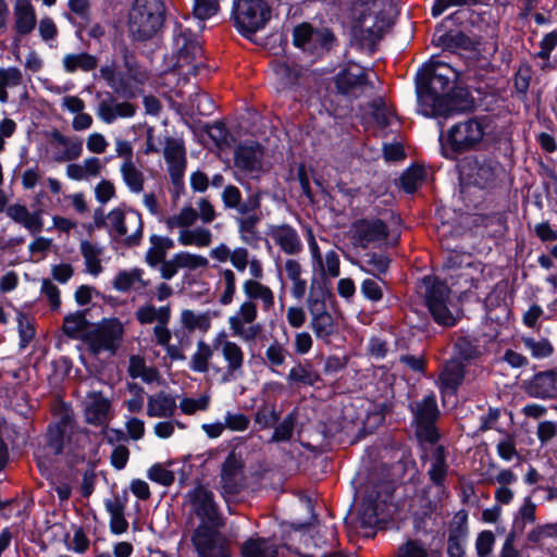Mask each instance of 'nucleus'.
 <instances>
[{
  "label": "nucleus",
  "instance_id": "40",
  "mask_svg": "<svg viewBox=\"0 0 557 557\" xmlns=\"http://www.w3.org/2000/svg\"><path fill=\"white\" fill-rule=\"evenodd\" d=\"M214 339L212 345L206 343L203 339H199L196 344V350L190 357L189 369L197 373H213V368L218 367L213 361L214 355Z\"/></svg>",
  "mask_w": 557,
  "mask_h": 557
},
{
  "label": "nucleus",
  "instance_id": "15",
  "mask_svg": "<svg viewBox=\"0 0 557 557\" xmlns=\"http://www.w3.org/2000/svg\"><path fill=\"white\" fill-rule=\"evenodd\" d=\"M307 306L312 332L318 339L329 343L336 333V323L326 308L323 290H311L307 299Z\"/></svg>",
  "mask_w": 557,
  "mask_h": 557
},
{
  "label": "nucleus",
  "instance_id": "57",
  "mask_svg": "<svg viewBox=\"0 0 557 557\" xmlns=\"http://www.w3.org/2000/svg\"><path fill=\"white\" fill-rule=\"evenodd\" d=\"M181 269L188 271H196L198 269H207L209 260L205 256L191 253L188 251H180L175 253Z\"/></svg>",
  "mask_w": 557,
  "mask_h": 557
},
{
  "label": "nucleus",
  "instance_id": "55",
  "mask_svg": "<svg viewBox=\"0 0 557 557\" xmlns=\"http://www.w3.org/2000/svg\"><path fill=\"white\" fill-rule=\"evenodd\" d=\"M289 356L288 350L277 341L271 343L264 351V363L272 372L277 373L276 369L283 367Z\"/></svg>",
  "mask_w": 557,
  "mask_h": 557
},
{
  "label": "nucleus",
  "instance_id": "49",
  "mask_svg": "<svg viewBox=\"0 0 557 557\" xmlns=\"http://www.w3.org/2000/svg\"><path fill=\"white\" fill-rule=\"evenodd\" d=\"M79 250L84 258L86 271L94 276L99 275L102 271L100 259L102 248L91 242L83 240L81 243Z\"/></svg>",
  "mask_w": 557,
  "mask_h": 557
},
{
  "label": "nucleus",
  "instance_id": "64",
  "mask_svg": "<svg viewBox=\"0 0 557 557\" xmlns=\"http://www.w3.org/2000/svg\"><path fill=\"white\" fill-rule=\"evenodd\" d=\"M210 405V396L202 395L199 398L184 397L180 401V409L184 414L191 416L198 411H206Z\"/></svg>",
  "mask_w": 557,
  "mask_h": 557
},
{
  "label": "nucleus",
  "instance_id": "13",
  "mask_svg": "<svg viewBox=\"0 0 557 557\" xmlns=\"http://www.w3.org/2000/svg\"><path fill=\"white\" fill-rule=\"evenodd\" d=\"M416 424V435L420 442L434 444L438 440L435 421L438 417L436 398L433 394L417 400L411 405Z\"/></svg>",
  "mask_w": 557,
  "mask_h": 557
},
{
  "label": "nucleus",
  "instance_id": "26",
  "mask_svg": "<svg viewBox=\"0 0 557 557\" xmlns=\"http://www.w3.org/2000/svg\"><path fill=\"white\" fill-rule=\"evenodd\" d=\"M335 85L338 92L358 97L368 86L367 73L357 64L349 65L336 75Z\"/></svg>",
  "mask_w": 557,
  "mask_h": 557
},
{
  "label": "nucleus",
  "instance_id": "59",
  "mask_svg": "<svg viewBox=\"0 0 557 557\" xmlns=\"http://www.w3.org/2000/svg\"><path fill=\"white\" fill-rule=\"evenodd\" d=\"M425 176V170L421 166L409 168L400 177V185L403 189L412 194L417 190Z\"/></svg>",
  "mask_w": 557,
  "mask_h": 557
},
{
  "label": "nucleus",
  "instance_id": "20",
  "mask_svg": "<svg viewBox=\"0 0 557 557\" xmlns=\"http://www.w3.org/2000/svg\"><path fill=\"white\" fill-rule=\"evenodd\" d=\"M374 7L375 0H356L350 7L355 33L369 40L380 38L383 30L373 9Z\"/></svg>",
  "mask_w": 557,
  "mask_h": 557
},
{
  "label": "nucleus",
  "instance_id": "63",
  "mask_svg": "<svg viewBox=\"0 0 557 557\" xmlns=\"http://www.w3.org/2000/svg\"><path fill=\"white\" fill-rule=\"evenodd\" d=\"M296 417L294 413H288L283 421L274 429L270 442H287L292 438L294 432Z\"/></svg>",
  "mask_w": 557,
  "mask_h": 557
},
{
  "label": "nucleus",
  "instance_id": "14",
  "mask_svg": "<svg viewBox=\"0 0 557 557\" xmlns=\"http://www.w3.org/2000/svg\"><path fill=\"white\" fill-rule=\"evenodd\" d=\"M257 318V304L251 300H244L238 309L228 317V327L235 337H238L244 343H252L262 332V326L256 323Z\"/></svg>",
  "mask_w": 557,
  "mask_h": 557
},
{
  "label": "nucleus",
  "instance_id": "39",
  "mask_svg": "<svg viewBox=\"0 0 557 557\" xmlns=\"http://www.w3.org/2000/svg\"><path fill=\"white\" fill-rule=\"evenodd\" d=\"M465 377V369L460 361L449 360L440 374L438 384L443 394L453 395Z\"/></svg>",
  "mask_w": 557,
  "mask_h": 557
},
{
  "label": "nucleus",
  "instance_id": "54",
  "mask_svg": "<svg viewBox=\"0 0 557 557\" xmlns=\"http://www.w3.org/2000/svg\"><path fill=\"white\" fill-rule=\"evenodd\" d=\"M357 267L363 273L380 277L381 274L387 272L389 267V258L381 253H369L362 262H357Z\"/></svg>",
  "mask_w": 557,
  "mask_h": 557
},
{
  "label": "nucleus",
  "instance_id": "28",
  "mask_svg": "<svg viewBox=\"0 0 557 557\" xmlns=\"http://www.w3.org/2000/svg\"><path fill=\"white\" fill-rule=\"evenodd\" d=\"M163 157L172 182L177 183L186 169V151L183 141L177 138H166Z\"/></svg>",
  "mask_w": 557,
  "mask_h": 557
},
{
  "label": "nucleus",
  "instance_id": "47",
  "mask_svg": "<svg viewBox=\"0 0 557 557\" xmlns=\"http://www.w3.org/2000/svg\"><path fill=\"white\" fill-rule=\"evenodd\" d=\"M536 508L537 505L532 500L531 496L524 497L522 505L513 516L511 531L522 533L528 524L535 523Z\"/></svg>",
  "mask_w": 557,
  "mask_h": 557
},
{
  "label": "nucleus",
  "instance_id": "29",
  "mask_svg": "<svg viewBox=\"0 0 557 557\" xmlns=\"http://www.w3.org/2000/svg\"><path fill=\"white\" fill-rule=\"evenodd\" d=\"M334 40L331 32H315L309 24L298 25L293 32L294 45L302 50H310L312 44H320L323 48L330 49Z\"/></svg>",
  "mask_w": 557,
  "mask_h": 557
},
{
  "label": "nucleus",
  "instance_id": "42",
  "mask_svg": "<svg viewBox=\"0 0 557 557\" xmlns=\"http://www.w3.org/2000/svg\"><path fill=\"white\" fill-rule=\"evenodd\" d=\"M135 317L140 324H169L171 319V307L170 305L156 307L152 304H145L137 308Z\"/></svg>",
  "mask_w": 557,
  "mask_h": 557
},
{
  "label": "nucleus",
  "instance_id": "1",
  "mask_svg": "<svg viewBox=\"0 0 557 557\" xmlns=\"http://www.w3.org/2000/svg\"><path fill=\"white\" fill-rule=\"evenodd\" d=\"M457 73L448 64H428L417 85L418 112L428 117H449L470 110L471 101L463 91L451 92Z\"/></svg>",
  "mask_w": 557,
  "mask_h": 557
},
{
  "label": "nucleus",
  "instance_id": "46",
  "mask_svg": "<svg viewBox=\"0 0 557 557\" xmlns=\"http://www.w3.org/2000/svg\"><path fill=\"white\" fill-rule=\"evenodd\" d=\"M210 312H200L191 309H184L180 315L182 326L188 332L199 331L207 333L211 327Z\"/></svg>",
  "mask_w": 557,
  "mask_h": 557
},
{
  "label": "nucleus",
  "instance_id": "5",
  "mask_svg": "<svg viewBox=\"0 0 557 557\" xmlns=\"http://www.w3.org/2000/svg\"><path fill=\"white\" fill-rule=\"evenodd\" d=\"M198 220L197 211L185 206L177 214L171 215L165 220V225L170 231L178 227L180 233L177 242L183 246H195L198 248L209 247L212 243V232L203 226L191 227Z\"/></svg>",
  "mask_w": 557,
  "mask_h": 557
},
{
  "label": "nucleus",
  "instance_id": "56",
  "mask_svg": "<svg viewBox=\"0 0 557 557\" xmlns=\"http://www.w3.org/2000/svg\"><path fill=\"white\" fill-rule=\"evenodd\" d=\"M521 342L523 346L530 351L531 356L535 359L548 358L554 352V346L546 337L535 339L531 336H522Z\"/></svg>",
  "mask_w": 557,
  "mask_h": 557
},
{
  "label": "nucleus",
  "instance_id": "2",
  "mask_svg": "<svg viewBox=\"0 0 557 557\" xmlns=\"http://www.w3.org/2000/svg\"><path fill=\"white\" fill-rule=\"evenodd\" d=\"M209 256L219 263L230 262L237 272H245L248 269L249 278H246L242 285L245 300L260 302L264 312L273 309L274 292L261 282L264 276L263 263L257 256L250 255L248 248L244 246L231 248L225 243H221L209 251Z\"/></svg>",
  "mask_w": 557,
  "mask_h": 557
},
{
  "label": "nucleus",
  "instance_id": "10",
  "mask_svg": "<svg viewBox=\"0 0 557 557\" xmlns=\"http://www.w3.org/2000/svg\"><path fill=\"white\" fill-rule=\"evenodd\" d=\"M185 504L189 507L190 513L200 520L199 524L223 527V518L211 490L198 485L187 492Z\"/></svg>",
  "mask_w": 557,
  "mask_h": 557
},
{
  "label": "nucleus",
  "instance_id": "11",
  "mask_svg": "<svg viewBox=\"0 0 557 557\" xmlns=\"http://www.w3.org/2000/svg\"><path fill=\"white\" fill-rule=\"evenodd\" d=\"M422 283L425 286V302L435 322L444 326L455 325L456 318L448 308V286L432 276H425Z\"/></svg>",
  "mask_w": 557,
  "mask_h": 557
},
{
  "label": "nucleus",
  "instance_id": "21",
  "mask_svg": "<svg viewBox=\"0 0 557 557\" xmlns=\"http://www.w3.org/2000/svg\"><path fill=\"white\" fill-rule=\"evenodd\" d=\"M425 462L429 463L426 474L431 483L437 488L438 499L447 496L446 479L449 470L447 455L444 446L437 445L425 451Z\"/></svg>",
  "mask_w": 557,
  "mask_h": 557
},
{
  "label": "nucleus",
  "instance_id": "6",
  "mask_svg": "<svg viewBox=\"0 0 557 557\" xmlns=\"http://www.w3.org/2000/svg\"><path fill=\"white\" fill-rule=\"evenodd\" d=\"M143 220L138 211H123L120 208L111 210L107 214L106 228L109 234L122 239L126 246H137L143 238Z\"/></svg>",
  "mask_w": 557,
  "mask_h": 557
},
{
  "label": "nucleus",
  "instance_id": "17",
  "mask_svg": "<svg viewBox=\"0 0 557 557\" xmlns=\"http://www.w3.org/2000/svg\"><path fill=\"white\" fill-rule=\"evenodd\" d=\"M388 236L385 222L376 218L356 220L349 230V238L355 247L367 249L383 244Z\"/></svg>",
  "mask_w": 557,
  "mask_h": 557
},
{
  "label": "nucleus",
  "instance_id": "30",
  "mask_svg": "<svg viewBox=\"0 0 557 557\" xmlns=\"http://www.w3.org/2000/svg\"><path fill=\"white\" fill-rule=\"evenodd\" d=\"M263 151L259 144L253 141L240 144L234 154L235 166L245 172H259L262 168Z\"/></svg>",
  "mask_w": 557,
  "mask_h": 557
},
{
  "label": "nucleus",
  "instance_id": "25",
  "mask_svg": "<svg viewBox=\"0 0 557 557\" xmlns=\"http://www.w3.org/2000/svg\"><path fill=\"white\" fill-rule=\"evenodd\" d=\"M136 113V107L128 101H117L116 98L107 92L99 100L96 107V115L106 124H112L117 119H128Z\"/></svg>",
  "mask_w": 557,
  "mask_h": 557
},
{
  "label": "nucleus",
  "instance_id": "24",
  "mask_svg": "<svg viewBox=\"0 0 557 557\" xmlns=\"http://www.w3.org/2000/svg\"><path fill=\"white\" fill-rule=\"evenodd\" d=\"M468 535V513L462 509L454 515L449 524L447 539V554L449 557L465 556Z\"/></svg>",
  "mask_w": 557,
  "mask_h": 557
},
{
  "label": "nucleus",
  "instance_id": "62",
  "mask_svg": "<svg viewBox=\"0 0 557 557\" xmlns=\"http://www.w3.org/2000/svg\"><path fill=\"white\" fill-rule=\"evenodd\" d=\"M147 478L163 486H170L175 481V474L161 463H154L147 471Z\"/></svg>",
  "mask_w": 557,
  "mask_h": 557
},
{
  "label": "nucleus",
  "instance_id": "31",
  "mask_svg": "<svg viewBox=\"0 0 557 557\" xmlns=\"http://www.w3.org/2000/svg\"><path fill=\"white\" fill-rule=\"evenodd\" d=\"M109 159L101 160L98 157H88L82 163H70L66 165L67 178L76 182L89 181L100 177Z\"/></svg>",
  "mask_w": 557,
  "mask_h": 557
},
{
  "label": "nucleus",
  "instance_id": "32",
  "mask_svg": "<svg viewBox=\"0 0 557 557\" xmlns=\"http://www.w3.org/2000/svg\"><path fill=\"white\" fill-rule=\"evenodd\" d=\"M468 164L471 170L469 176L473 181V184L480 188L491 186L502 172L500 164L494 160L473 159L472 161H469Z\"/></svg>",
  "mask_w": 557,
  "mask_h": 557
},
{
  "label": "nucleus",
  "instance_id": "58",
  "mask_svg": "<svg viewBox=\"0 0 557 557\" xmlns=\"http://www.w3.org/2000/svg\"><path fill=\"white\" fill-rule=\"evenodd\" d=\"M384 284L385 282L381 277L366 278L361 282L360 292L366 299L379 302L384 296Z\"/></svg>",
  "mask_w": 557,
  "mask_h": 557
},
{
  "label": "nucleus",
  "instance_id": "27",
  "mask_svg": "<svg viewBox=\"0 0 557 557\" xmlns=\"http://www.w3.org/2000/svg\"><path fill=\"white\" fill-rule=\"evenodd\" d=\"M111 401L101 392L87 393L84 400L85 419L89 424L103 425L110 420Z\"/></svg>",
  "mask_w": 557,
  "mask_h": 557
},
{
  "label": "nucleus",
  "instance_id": "12",
  "mask_svg": "<svg viewBox=\"0 0 557 557\" xmlns=\"http://www.w3.org/2000/svg\"><path fill=\"white\" fill-rule=\"evenodd\" d=\"M88 440L86 433L74 429L69 419H61L54 425H50L47 432V446L54 455H59L67 450L77 454V450Z\"/></svg>",
  "mask_w": 557,
  "mask_h": 557
},
{
  "label": "nucleus",
  "instance_id": "16",
  "mask_svg": "<svg viewBox=\"0 0 557 557\" xmlns=\"http://www.w3.org/2000/svg\"><path fill=\"white\" fill-rule=\"evenodd\" d=\"M220 528L199 524L195 529L191 542L199 557H230V545Z\"/></svg>",
  "mask_w": 557,
  "mask_h": 557
},
{
  "label": "nucleus",
  "instance_id": "43",
  "mask_svg": "<svg viewBox=\"0 0 557 557\" xmlns=\"http://www.w3.org/2000/svg\"><path fill=\"white\" fill-rule=\"evenodd\" d=\"M380 498L381 494L376 491H372L363 497L361 504V519L363 523L373 525L380 521L387 496L382 500Z\"/></svg>",
  "mask_w": 557,
  "mask_h": 557
},
{
  "label": "nucleus",
  "instance_id": "50",
  "mask_svg": "<svg viewBox=\"0 0 557 557\" xmlns=\"http://www.w3.org/2000/svg\"><path fill=\"white\" fill-rule=\"evenodd\" d=\"M120 173L131 193L139 194L144 190L145 176L134 161L122 162Z\"/></svg>",
  "mask_w": 557,
  "mask_h": 557
},
{
  "label": "nucleus",
  "instance_id": "38",
  "mask_svg": "<svg viewBox=\"0 0 557 557\" xmlns=\"http://www.w3.org/2000/svg\"><path fill=\"white\" fill-rule=\"evenodd\" d=\"M7 215L22 224L30 234L42 231L44 220L40 211L29 212L26 206L15 203L7 208Z\"/></svg>",
  "mask_w": 557,
  "mask_h": 557
},
{
  "label": "nucleus",
  "instance_id": "18",
  "mask_svg": "<svg viewBox=\"0 0 557 557\" xmlns=\"http://www.w3.org/2000/svg\"><path fill=\"white\" fill-rule=\"evenodd\" d=\"M270 16V8L263 0H238L236 2L235 20L244 33L253 34L263 28Z\"/></svg>",
  "mask_w": 557,
  "mask_h": 557
},
{
  "label": "nucleus",
  "instance_id": "22",
  "mask_svg": "<svg viewBox=\"0 0 557 557\" xmlns=\"http://www.w3.org/2000/svg\"><path fill=\"white\" fill-rule=\"evenodd\" d=\"M51 160L55 163H65L77 160L83 154V140L70 137L59 129L49 133Z\"/></svg>",
  "mask_w": 557,
  "mask_h": 557
},
{
  "label": "nucleus",
  "instance_id": "41",
  "mask_svg": "<svg viewBox=\"0 0 557 557\" xmlns=\"http://www.w3.org/2000/svg\"><path fill=\"white\" fill-rule=\"evenodd\" d=\"M149 242L150 247L146 251L145 262L150 268H156L165 260L168 251L174 247V242L170 237L154 234L149 237Z\"/></svg>",
  "mask_w": 557,
  "mask_h": 557
},
{
  "label": "nucleus",
  "instance_id": "33",
  "mask_svg": "<svg viewBox=\"0 0 557 557\" xmlns=\"http://www.w3.org/2000/svg\"><path fill=\"white\" fill-rule=\"evenodd\" d=\"M14 29L17 35L30 34L37 25L35 7L30 0H15L13 5Z\"/></svg>",
  "mask_w": 557,
  "mask_h": 557
},
{
  "label": "nucleus",
  "instance_id": "36",
  "mask_svg": "<svg viewBox=\"0 0 557 557\" xmlns=\"http://www.w3.org/2000/svg\"><path fill=\"white\" fill-rule=\"evenodd\" d=\"M176 408L175 397L164 391L148 396L147 416L150 418L170 419L174 416Z\"/></svg>",
  "mask_w": 557,
  "mask_h": 557
},
{
  "label": "nucleus",
  "instance_id": "23",
  "mask_svg": "<svg viewBox=\"0 0 557 557\" xmlns=\"http://www.w3.org/2000/svg\"><path fill=\"white\" fill-rule=\"evenodd\" d=\"M267 236L287 256H297L304 250L300 234L288 223L270 224Z\"/></svg>",
  "mask_w": 557,
  "mask_h": 557
},
{
  "label": "nucleus",
  "instance_id": "35",
  "mask_svg": "<svg viewBox=\"0 0 557 557\" xmlns=\"http://www.w3.org/2000/svg\"><path fill=\"white\" fill-rule=\"evenodd\" d=\"M126 502V497L119 495L104 499V508L110 516V531L115 535L123 534L128 529V522L125 518Z\"/></svg>",
  "mask_w": 557,
  "mask_h": 557
},
{
  "label": "nucleus",
  "instance_id": "19",
  "mask_svg": "<svg viewBox=\"0 0 557 557\" xmlns=\"http://www.w3.org/2000/svg\"><path fill=\"white\" fill-rule=\"evenodd\" d=\"M123 324L117 319L103 320L87 334V343L94 354H114L123 337Z\"/></svg>",
  "mask_w": 557,
  "mask_h": 557
},
{
  "label": "nucleus",
  "instance_id": "34",
  "mask_svg": "<svg viewBox=\"0 0 557 557\" xmlns=\"http://www.w3.org/2000/svg\"><path fill=\"white\" fill-rule=\"evenodd\" d=\"M528 392L543 399L557 397V372L548 370L536 373L529 383Z\"/></svg>",
  "mask_w": 557,
  "mask_h": 557
},
{
  "label": "nucleus",
  "instance_id": "53",
  "mask_svg": "<svg viewBox=\"0 0 557 557\" xmlns=\"http://www.w3.org/2000/svg\"><path fill=\"white\" fill-rule=\"evenodd\" d=\"M128 374L133 379H141L145 383H153L159 379V372L153 367H148L140 356H132L128 363Z\"/></svg>",
  "mask_w": 557,
  "mask_h": 557
},
{
  "label": "nucleus",
  "instance_id": "3",
  "mask_svg": "<svg viewBox=\"0 0 557 557\" xmlns=\"http://www.w3.org/2000/svg\"><path fill=\"white\" fill-rule=\"evenodd\" d=\"M162 0H135L128 14V32L136 40L153 37L164 21Z\"/></svg>",
  "mask_w": 557,
  "mask_h": 557
},
{
  "label": "nucleus",
  "instance_id": "52",
  "mask_svg": "<svg viewBox=\"0 0 557 557\" xmlns=\"http://www.w3.org/2000/svg\"><path fill=\"white\" fill-rule=\"evenodd\" d=\"M22 84L23 73L18 67H0V102L9 101L8 88H15Z\"/></svg>",
  "mask_w": 557,
  "mask_h": 557
},
{
  "label": "nucleus",
  "instance_id": "48",
  "mask_svg": "<svg viewBox=\"0 0 557 557\" xmlns=\"http://www.w3.org/2000/svg\"><path fill=\"white\" fill-rule=\"evenodd\" d=\"M89 322L86 319L85 311H77L64 317L63 332L71 338L86 337L88 334Z\"/></svg>",
  "mask_w": 557,
  "mask_h": 557
},
{
  "label": "nucleus",
  "instance_id": "8",
  "mask_svg": "<svg viewBox=\"0 0 557 557\" xmlns=\"http://www.w3.org/2000/svg\"><path fill=\"white\" fill-rule=\"evenodd\" d=\"M215 351L223 358L225 367H214L213 374L219 375L222 383L236 381L244 375L245 354L243 348L228 339L224 333L214 338Z\"/></svg>",
  "mask_w": 557,
  "mask_h": 557
},
{
  "label": "nucleus",
  "instance_id": "7",
  "mask_svg": "<svg viewBox=\"0 0 557 557\" xmlns=\"http://www.w3.org/2000/svg\"><path fill=\"white\" fill-rule=\"evenodd\" d=\"M260 205V196L253 194L248 196L245 201L242 199L238 206L233 208L236 212L234 221L237 225L238 237L243 244L250 247H257L261 238L258 231L261 221V215L258 213Z\"/></svg>",
  "mask_w": 557,
  "mask_h": 557
},
{
  "label": "nucleus",
  "instance_id": "51",
  "mask_svg": "<svg viewBox=\"0 0 557 557\" xmlns=\"http://www.w3.org/2000/svg\"><path fill=\"white\" fill-rule=\"evenodd\" d=\"M276 546L267 539H250L242 546L243 557H275Z\"/></svg>",
  "mask_w": 557,
  "mask_h": 557
},
{
  "label": "nucleus",
  "instance_id": "37",
  "mask_svg": "<svg viewBox=\"0 0 557 557\" xmlns=\"http://www.w3.org/2000/svg\"><path fill=\"white\" fill-rule=\"evenodd\" d=\"M144 276L145 271L139 268L123 270L115 275L112 284L114 289L122 293H127L129 290L140 293L150 285V281L146 280Z\"/></svg>",
  "mask_w": 557,
  "mask_h": 557
},
{
  "label": "nucleus",
  "instance_id": "61",
  "mask_svg": "<svg viewBox=\"0 0 557 557\" xmlns=\"http://www.w3.org/2000/svg\"><path fill=\"white\" fill-rule=\"evenodd\" d=\"M552 537H557V522L539 524L527 533V541L532 544H539Z\"/></svg>",
  "mask_w": 557,
  "mask_h": 557
},
{
  "label": "nucleus",
  "instance_id": "60",
  "mask_svg": "<svg viewBox=\"0 0 557 557\" xmlns=\"http://www.w3.org/2000/svg\"><path fill=\"white\" fill-rule=\"evenodd\" d=\"M274 73L283 87H289L297 83L300 69L297 65L284 62L275 66Z\"/></svg>",
  "mask_w": 557,
  "mask_h": 557
},
{
  "label": "nucleus",
  "instance_id": "45",
  "mask_svg": "<svg viewBox=\"0 0 557 557\" xmlns=\"http://www.w3.org/2000/svg\"><path fill=\"white\" fill-rule=\"evenodd\" d=\"M98 65L97 57L87 52L67 53L62 59L63 70L73 74L77 71L90 72Z\"/></svg>",
  "mask_w": 557,
  "mask_h": 557
},
{
  "label": "nucleus",
  "instance_id": "4",
  "mask_svg": "<svg viewBox=\"0 0 557 557\" xmlns=\"http://www.w3.org/2000/svg\"><path fill=\"white\" fill-rule=\"evenodd\" d=\"M173 49L175 54V67L181 70L182 74L196 75L200 67L205 66L206 59L203 50L194 32L176 23L173 29Z\"/></svg>",
  "mask_w": 557,
  "mask_h": 557
},
{
  "label": "nucleus",
  "instance_id": "44",
  "mask_svg": "<svg viewBox=\"0 0 557 557\" xmlns=\"http://www.w3.org/2000/svg\"><path fill=\"white\" fill-rule=\"evenodd\" d=\"M216 288L220 290V305L227 306L232 304L237 290L236 274L233 269L224 268L219 271Z\"/></svg>",
  "mask_w": 557,
  "mask_h": 557
},
{
  "label": "nucleus",
  "instance_id": "9",
  "mask_svg": "<svg viewBox=\"0 0 557 557\" xmlns=\"http://www.w3.org/2000/svg\"><path fill=\"white\" fill-rule=\"evenodd\" d=\"M484 136V126L478 119H469L451 126L447 132V144L450 151L444 156L454 159L456 154L475 148Z\"/></svg>",
  "mask_w": 557,
  "mask_h": 557
}]
</instances>
